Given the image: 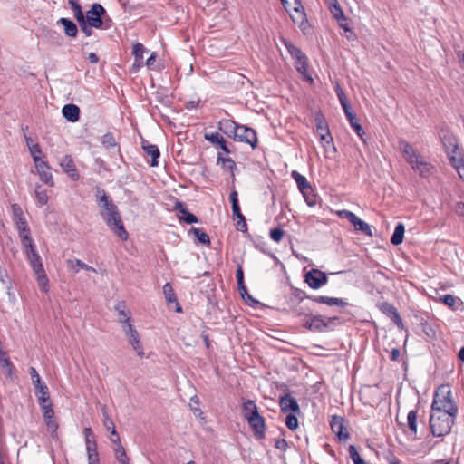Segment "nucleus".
I'll return each mask as SVG.
<instances>
[{
  "mask_svg": "<svg viewBox=\"0 0 464 464\" xmlns=\"http://www.w3.org/2000/svg\"><path fill=\"white\" fill-rule=\"evenodd\" d=\"M114 310L116 311L118 315V322L121 324L131 322V314L130 312L127 310V305L125 302H118L114 306Z\"/></svg>",
  "mask_w": 464,
  "mask_h": 464,
  "instance_id": "5701e85b",
  "label": "nucleus"
},
{
  "mask_svg": "<svg viewBox=\"0 0 464 464\" xmlns=\"http://www.w3.org/2000/svg\"><path fill=\"white\" fill-rule=\"evenodd\" d=\"M242 409L244 411L245 419H248L250 417H255L254 415H258V409L256 402L253 400H247L243 402Z\"/></svg>",
  "mask_w": 464,
  "mask_h": 464,
  "instance_id": "c756f323",
  "label": "nucleus"
},
{
  "mask_svg": "<svg viewBox=\"0 0 464 464\" xmlns=\"http://www.w3.org/2000/svg\"><path fill=\"white\" fill-rule=\"evenodd\" d=\"M0 368L4 372L10 376L13 372V363L11 362L8 354L4 350H0Z\"/></svg>",
  "mask_w": 464,
  "mask_h": 464,
  "instance_id": "2f4dec72",
  "label": "nucleus"
},
{
  "mask_svg": "<svg viewBox=\"0 0 464 464\" xmlns=\"http://www.w3.org/2000/svg\"><path fill=\"white\" fill-rule=\"evenodd\" d=\"M408 426L411 432L417 434V411H410L407 415Z\"/></svg>",
  "mask_w": 464,
  "mask_h": 464,
  "instance_id": "37998d69",
  "label": "nucleus"
},
{
  "mask_svg": "<svg viewBox=\"0 0 464 464\" xmlns=\"http://www.w3.org/2000/svg\"><path fill=\"white\" fill-rule=\"evenodd\" d=\"M296 415L297 414L295 413H289L285 418V425L291 430H295L298 428L299 422Z\"/></svg>",
  "mask_w": 464,
  "mask_h": 464,
  "instance_id": "de8ad7c7",
  "label": "nucleus"
},
{
  "mask_svg": "<svg viewBox=\"0 0 464 464\" xmlns=\"http://www.w3.org/2000/svg\"><path fill=\"white\" fill-rule=\"evenodd\" d=\"M39 405L43 411L44 420L53 419L54 411L53 409V403L51 401V398L49 397V401H45L44 402H39Z\"/></svg>",
  "mask_w": 464,
  "mask_h": 464,
  "instance_id": "f704fd0d",
  "label": "nucleus"
},
{
  "mask_svg": "<svg viewBox=\"0 0 464 464\" xmlns=\"http://www.w3.org/2000/svg\"><path fill=\"white\" fill-rule=\"evenodd\" d=\"M102 144L107 150H109V149H116V148L119 150V146H118V143L116 141V139H115L113 133H111V132H107V133H105L102 136Z\"/></svg>",
  "mask_w": 464,
  "mask_h": 464,
  "instance_id": "c9c22d12",
  "label": "nucleus"
},
{
  "mask_svg": "<svg viewBox=\"0 0 464 464\" xmlns=\"http://www.w3.org/2000/svg\"><path fill=\"white\" fill-rule=\"evenodd\" d=\"M67 266L74 274H77L79 272L80 268L87 270V271H91L93 273L97 272L95 268L88 266L87 264H85L84 262H82L80 259H74V260L69 259V260H67Z\"/></svg>",
  "mask_w": 464,
  "mask_h": 464,
  "instance_id": "bb28decb",
  "label": "nucleus"
},
{
  "mask_svg": "<svg viewBox=\"0 0 464 464\" xmlns=\"http://www.w3.org/2000/svg\"><path fill=\"white\" fill-rule=\"evenodd\" d=\"M338 24L341 28H343L346 33H349V34L346 35L348 40H355L356 36L355 34L352 31V29L349 27L346 20L345 21H337Z\"/></svg>",
  "mask_w": 464,
  "mask_h": 464,
  "instance_id": "bf43d9fd",
  "label": "nucleus"
},
{
  "mask_svg": "<svg viewBox=\"0 0 464 464\" xmlns=\"http://www.w3.org/2000/svg\"><path fill=\"white\" fill-rule=\"evenodd\" d=\"M23 246L24 247V252L27 259L35 258V256H39L34 241L25 243V245H23Z\"/></svg>",
  "mask_w": 464,
  "mask_h": 464,
  "instance_id": "c03bdc74",
  "label": "nucleus"
},
{
  "mask_svg": "<svg viewBox=\"0 0 464 464\" xmlns=\"http://www.w3.org/2000/svg\"><path fill=\"white\" fill-rule=\"evenodd\" d=\"M232 212H233V215L238 218V224H240V222H242V227L245 229H246V219H245V217L243 216V214L241 213L239 204L232 205Z\"/></svg>",
  "mask_w": 464,
  "mask_h": 464,
  "instance_id": "3c124183",
  "label": "nucleus"
},
{
  "mask_svg": "<svg viewBox=\"0 0 464 464\" xmlns=\"http://www.w3.org/2000/svg\"><path fill=\"white\" fill-rule=\"evenodd\" d=\"M238 291L240 293V295L241 297L246 301V302H256L253 297L247 293V289H246V285H238Z\"/></svg>",
  "mask_w": 464,
  "mask_h": 464,
  "instance_id": "69168bd1",
  "label": "nucleus"
},
{
  "mask_svg": "<svg viewBox=\"0 0 464 464\" xmlns=\"http://www.w3.org/2000/svg\"><path fill=\"white\" fill-rule=\"evenodd\" d=\"M218 164H221L223 169L233 171L236 168V163L231 158H224L220 153L218 154L217 158Z\"/></svg>",
  "mask_w": 464,
  "mask_h": 464,
  "instance_id": "a19ab883",
  "label": "nucleus"
},
{
  "mask_svg": "<svg viewBox=\"0 0 464 464\" xmlns=\"http://www.w3.org/2000/svg\"><path fill=\"white\" fill-rule=\"evenodd\" d=\"M254 416L246 419L247 423L252 428L256 439H264L266 433L265 419L260 414Z\"/></svg>",
  "mask_w": 464,
  "mask_h": 464,
  "instance_id": "4468645a",
  "label": "nucleus"
},
{
  "mask_svg": "<svg viewBox=\"0 0 464 464\" xmlns=\"http://www.w3.org/2000/svg\"><path fill=\"white\" fill-rule=\"evenodd\" d=\"M102 413H103V417H104V420H103L104 427L107 430H109L111 428L112 429V437H111L110 440H111V443L116 445V447L113 449L114 454L116 457L118 454H121V452L124 453L125 449L123 448V446L121 443L120 436L116 431L115 425H114L112 420L109 417L105 408H103Z\"/></svg>",
  "mask_w": 464,
  "mask_h": 464,
  "instance_id": "6e6552de",
  "label": "nucleus"
},
{
  "mask_svg": "<svg viewBox=\"0 0 464 464\" xmlns=\"http://www.w3.org/2000/svg\"><path fill=\"white\" fill-rule=\"evenodd\" d=\"M36 170L40 176L41 180L49 185L50 187L54 186L53 175L50 172V168L45 161H41L35 165Z\"/></svg>",
  "mask_w": 464,
  "mask_h": 464,
  "instance_id": "a211bd4d",
  "label": "nucleus"
},
{
  "mask_svg": "<svg viewBox=\"0 0 464 464\" xmlns=\"http://www.w3.org/2000/svg\"><path fill=\"white\" fill-rule=\"evenodd\" d=\"M19 237L21 238L22 245H25V243L34 241L30 236V228L29 227H24V230H18Z\"/></svg>",
  "mask_w": 464,
  "mask_h": 464,
  "instance_id": "13d9d810",
  "label": "nucleus"
},
{
  "mask_svg": "<svg viewBox=\"0 0 464 464\" xmlns=\"http://www.w3.org/2000/svg\"><path fill=\"white\" fill-rule=\"evenodd\" d=\"M37 282L39 287L44 291L47 292L48 290V278L46 276L45 272L44 271L41 274H37Z\"/></svg>",
  "mask_w": 464,
  "mask_h": 464,
  "instance_id": "864d4df0",
  "label": "nucleus"
},
{
  "mask_svg": "<svg viewBox=\"0 0 464 464\" xmlns=\"http://www.w3.org/2000/svg\"><path fill=\"white\" fill-rule=\"evenodd\" d=\"M45 424L53 437L57 435L58 424L53 419L45 420Z\"/></svg>",
  "mask_w": 464,
  "mask_h": 464,
  "instance_id": "052dcab7",
  "label": "nucleus"
},
{
  "mask_svg": "<svg viewBox=\"0 0 464 464\" xmlns=\"http://www.w3.org/2000/svg\"><path fill=\"white\" fill-rule=\"evenodd\" d=\"M312 301H314L315 303H319V304H326L329 306L336 305V306L345 307L348 305V303L343 298L329 297V296H324V295L314 296L312 298Z\"/></svg>",
  "mask_w": 464,
  "mask_h": 464,
  "instance_id": "aec40b11",
  "label": "nucleus"
},
{
  "mask_svg": "<svg viewBox=\"0 0 464 464\" xmlns=\"http://www.w3.org/2000/svg\"><path fill=\"white\" fill-rule=\"evenodd\" d=\"M399 145L407 162L414 171L418 172L422 178H428L432 175L434 166L430 162L425 161L408 141L401 140L399 141Z\"/></svg>",
  "mask_w": 464,
  "mask_h": 464,
  "instance_id": "f03ea898",
  "label": "nucleus"
},
{
  "mask_svg": "<svg viewBox=\"0 0 464 464\" xmlns=\"http://www.w3.org/2000/svg\"><path fill=\"white\" fill-rule=\"evenodd\" d=\"M60 166L63 169V170L72 179V180H78L80 178V175L76 169L75 164L73 162V160L72 156L65 155L63 156L60 160Z\"/></svg>",
  "mask_w": 464,
  "mask_h": 464,
  "instance_id": "2eb2a0df",
  "label": "nucleus"
},
{
  "mask_svg": "<svg viewBox=\"0 0 464 464\" xmlns=\"http://www.w3.org/2000/svg\"><path fill=\"white\" fill-rule=\"evenodd\" d=\"M29 373L35 390V395L38 398V402H44L45 401H49L50 393L48 387L44 382H42L36 369L30 367Z\"/></svg>",
  "mask_w": 464,
  "mask_h": 464,
  "instance_id": "39448f33",
  "label": "nucleus"
},
{
  "mask_svg": "<svg viewBox=\"0 0 464 464\" xmlns=\"http://www.w3.org/2000/svg\"><path fill=\"white\" fill-rule=\"evenodd\" d=\"M456 417L457 413L430 411V427L432 435L435 437L448 435L455 424Z\"/></svg>",
  "mask_w": 464,
  "mask_h": 464,
  "instance_id": "7ed1b4c3",
  "label": "nucleus"
},
{
  "mask_svg": "<svg viewBox=\"0 0 464 464\" xmlns=\"http://www.w3.org/2000/svg\"><path fill=\"white\" fill-rule=\"evenodd\" d=\"M30 262V265L34 270V272L37 274H41L44 271L42 259L40 256H35V258L28 259Z\"/></svg>",
  "mask_w": 464,
  "mask_h": 464,
  "instance_id": "49530a36",
  "label": "nucleus"
},
{
  "mask_svg": "<svg viewBox=\"0 0 464 464\" xmlns=\"http://www.w3.org/2000/svg\"><path fill=\"white\" fill-rule=\"evenodd\" d=\"M344 424L345 419L337 415L333 416L330 421L331 429L340 441H346L350 437Z\"/></svg>",
  "mask_w": 464,
  "mask_h": 464,
  "instance_id": "f8f14e48",
  "label": "nucleus"
},
{
  "mask_svg": "<svg viewBox=\"0 0 464 464\" xmlns=\"http://www.w3.org/2000/svg\"><path fill=\"white\" fill-rule=\"evenodd\" d=\"M163 294L168 303H177V297L175 295L173 287L169 283H166L163 285Z\"/></svg>",
  "mask_w": 464,
  "mask_h": 464,
  "instance_id": "79ce46f5",
  "label": "nucleus"
},
{
  "mask_svg": "<svg viewBox=\"0 0 464 464\" xmlns=\"http://www.w3.org/2000/svg\"><path fill=\"white\" fill-rule=\"evenodd\" d=\"M315 125L316 129L321 132L329 130L328 123L322 114H317L315 116Z\"/></svg>",
  "mask_w": 464,
  "mask_h": 464,
  "instance_id": "8fccbe9b",
  "label": "nucleus"
},
{
  "mask_svg": "<svg viewBox=\"0 0 464 464\" xmlns=\"http://www.w3.org/2000/svg\"><path fill=\"white\" fill-rule=\"evenodd\" d=\"M284 234V230L280 227L273 228L269 233L271 239L277 243L283 239Z\"/></svg>",
  "mask_w": 464,
  "mask_h": 464,
  "instance_id": "5fc2aeb1",
  "label": "nucleus"
},
{
  "mask_svg": "<svg viewBox=\"0 0 464 464\" xmlns=\"http://www.w3.org/2000/svg\"><path fill=\"white\" fill-rule=\"evenodd\" d=\"M82 31L85 34L86 36H91L92 34V28L94 25H92L89 21H85V19L78 22Z\"/></svg>",
  "mask_w": 464,
  "mask_h": 464,
  "instance_id": "4d7b16f0",
  "label": "nucleus"
},
{
  "mask_svg": "<svg viewBox=\"0 0 464 464\" xmlns=\"http://www.w3.org/2000/svg\"><path fill=\"white\" fill-rule=\"evenodd\" d=\"M405 227L402 223H398L395 227L394 232L392 236L391 242L394 246L402 243L404 237Z\"/></svg>",
  "mask_w": 464,
  "mask_h": 464,
  "instance_id": "473e14b6",
  "label": "nucleus"
},
{
  "mask_svg": "<svg viewBox=\"0 0 464 464\" xmlns=\"http://www.w3.org/2000/svg\"><path fill=\"white\" fill-rule=\"evenodd\" d=\"M204 139L213 146L219 147L225 153L229 154L231 152L225 139L218 132H205Z\"/></svg>",
  "mask_w": 464,
  "mask_h": 464,
  "instance_id": "dca6fc26",
  "label": "nucleus"
},
{
  "mask_svg": "<svg viewBox=\"0 0 464 464\" xmlns=\"http://www.w3.org/2000/svg\"><path fill=\"white\" fill-rule=\"evenodd\" d=\"M337 215L342 218H346L350 223L355 218L356 215L350 210L343 209L337 211Z\"/></svg>",
  "mask_w": 464,
  "mask_h": 464,
  "instance_id": "774afa93",
  "label": "nucleus"
},
{
  "mask_svg": "<svg viewBox=\"0 0 464 464\" xmlns=\"http://www.w3.org/2000/svg\"><path fill=\"white\" fill-rule=\"evenodd\" d=\"M312 190H310L311 192ZM309 190H305L304 193H302L304 197L305 202L309 207H314L317 204V198L314 194L308 193Z\"/></svg>",
  "mask_w": 464,
  "mask_h": 464,
  "instance_id": "680f3d73",
  "label": "nucleus"
},
{
  "mask_svg": "<svg viewBox=\"0 0 464 464\" xmlns=\"http://www.w3.org/2000/svg\"><path fill=\"white\" fill-rule=\"evenodd\" d=\"M35 197L40 207L48 203L49 197L47 195V191L46 189H44L41 185L35 186Z\"/></svg>",
  "mask_w": 464,
  "mask_h": 464,
  "instance_id": "e433bc0d",
  "label": "nucleus"
},
{
  "mask_svg": "<svg viewBox=\"0 0 464 464\" xmlns=\"http://www.w3.org/2000/svg\"><path fill=\"white\" fill-rule=\"evenodd\" d=\"M349 121V123L351 127L353 129V130L356 132V134L363 140V135L365 134L362 125L360 124L356 114L353 112L350 114V116L346 117Z\"/></svg>",
  "mask_w": 464,
  "mask_h": 464,
  "instance_id": "72a5a7b5",
  "label": "nucleus"
},
{
  "mask_svg": "<svg viewBox=\"0 0 464 464\" xmlns=\"http://www.w3.org/2000/svg\"><path fill=\"white\" fill-rule=\"evenodd\" d=\"M430 411L458 413V406L451 397V391L447 385L439 387L433 395Z\"/></svg>",
  "mask_w": 464,
  "mask_h": 464,
  "instance_id": "20e7f679",
  "label": "nucleus"
},
{
  "mask_svg": "<svg viewBox=\"0 0 464 464\" xmlns=\"http://www.w3.org/2000/svg\"><path fill=\"white\" fill-rule=\"evenodd\" d=\"M279 407L283 413H295L300 414V406L295 398L289 392L285 393L279 398Z\"/></svg>",
  "mask_w": 464,
  "mask_h": 464,
  "instance_id": "9b49d317",
  "label": "nucleus"
},
{
  "mask_svg": "<svg viewBox=\"0 0 464 464\" xmlns=\"http://www.w3.org/2000/svg\"><path fill=\"white\" fill-rule=\"evenodd\" d=\"M447 155H448V158L451 163V165L455 168V169H458V167L461 166L463 163H464V160L461 157V153L460 151L458 150H456V153L453 154L452 151H450L449 152H446Z\"/></svg>",
  "mask_w": 464,
  "mask_h": 464,
  "instance_id": "4c0bfd02",
  "label": "nucleus"
},
{
  "mask_svg": "<svg viewBox=\"0 0 464 464\" xmlns=\"http://www.w3.org/2000/svg\"><path fill=\"white\" fill-rule=\"evenodd\" d=\"M348 450L350 458L352 459L353 464H368L361 458L354 445H350Z\"/></svg>",
  "mask_w": 464,
  "mask_h": 464,
  "instance_id": "a18cd8bd",
  "label": "nucleus"
},
{
  "mask_svg": "<svg viewBox=\"0 0 464 464\" xmlns=\"http://www.w3.org/2000/svg\"><path fill=\"white\" fill-rule=\"evenodd\" d=\"M121 328H122V331L126 337L134 334V333H138V331L136 330L134 325L131 324V322L121 324Z\"/></svg>",
  "mask_w": 464,
  "mask_h": 464,
  "instance_id": "0e129e2a",
  "label": "nucleus"
},
{
  "mask_svg": "<svg viewBox=\"0 0 464 464\" xmlns=\"http://www.w3.org/2000/svg\"><path fill=\"white\" fill-rule=\"evenodd\" d=\"M58 24H62L64 28V33L69 37H75L78 33L76 24L68 18H60Z\"/></svg>",
  "mask_w": 464,
  "mask_h": 464,
  "instance_id": "cd10ccee",
  "label": "nucleus"
},
{
  "mask_svg": "<svg viewBox=\"0 0 464 464\" xmlns=\"http://www.w3.org/2000/svg\"><path fill=\"white\" fill-rule=\"evenodd\" d=\"M106 13L104 7L98 3L92 5L91 9L86 12L85 21H89L94 28L100 29L102 27L103 21L102 15Z\"/></svg>",
  "mask_w": 464,
  "mask_h": 464,
  "instance_id": "0eeeda50",
  "label": "nucleus"
},
{
  "mask_svg": "<svg viewBox=\"0 0 464 464\" xmlns=\"http://www.w3.org/2000/svg\"><path fill=\"white\" fill-rule=\"evenodd\" d=\"M236 121L229 119H222L218 121V130L229 138H235L237 127Z\"/></svg>",
  "mask_w": 464,
  "mask_h": 464,
  "instance_id": "f3484780",
  "label": "nucleus"
},
{
  "mask_svg": "<svg viewBox=\"0 0 464 464\" xmlns=\"http://www.w3.org/2000/svg\"><path fill=\"white\" fill-rule=\"evenodd\" d=\"M330 11L333 14V16L337 20V21H345L346 20V17L344 16V14L340 6L339 5H334V7L330 8Z\"/></svg>",
  "mask_w": 464,
  "mask_h": 464,
  "instance_id": "6e6d98bb",
  "label": "nucleus"
},
{
  "mask_svg": "<svg viewBox=\"0 0 464 464\" xmlns=\"http://www.w3.org/2000/svg\"><path fill=\"white\" fill-rule=\"evenodd\" d=\"M320 141L325 143L323 146L326 149V145H333V137L331 136L330 130L323 131L320 133Z\"/></svg>",
  "mask_w": 464,
  "mask_h": 464,
  "instance_id": "e2e57ef3",
  "label": "nucleus"
},
{
  "mask_svg": "<svg viewBox=\"0 0 464 464\" xmlns=\"http://www.w3.org/2000/svg\"><path fill=\"white\" fill-rule=\"evenodd\" d=\"M63 116L70 122H76L80 118V108L72 103L66 104L62 110Z\"/></svg>",
  "mask_w": 464,
  "mask_h": 464,
  "instance_id": "4be33fe9",
  "label": "nucleus"
},
{
  "mask_svg": "<svg viewBox=\"0 0 464 464\" xmlns=\"http://www.w3.org/2000/svg\"><path fill=\"white\" fill-rule=\"evenodd\" d=\"M96 201L100 208V213L109 228L121 240L126 241L129 234L124 227L118 207L106 194L102 187H96Z\"/></svg>",
  "mask_w": 464,
  "mask_h": 464,
  "instance_id": "f257e3e1",
  "label": "nucleus"
},
{
  "mask_svg": "<svg viewBox=\"0 0 464 464\" xmlns=\"http://www.w3.org/2000/svg\"><path fill=\"white\" fill-rule=\"evenodd\" d=\"M295 67L296 71L304 77L305 80L309 81L310 82H313V78L307 72V58L305 54L300 56V59H295Z\"/></svg>",
  "mask_w": 464,
  "mask_h": 464,
  "instance_id": "b1692460",
  "label": "nucleus"
},
{
  "mask_svg": "<svg viewBox=\"0 0 464 464\" xmlns=\"http://www.w3.org/2000/svg\"><path fill=\"white\" fill-rule=\"evenodd\" d=\"M142 149L147 156L151 157L150 166L157 167L159 165V158L160 156V150L157 145L150 144L147 141H142Z\"/></svg>",
  "mask_w": 464,
  "mask_h": 464,
  "instance_id": "6ab92c4d",
  "label": "nucleus"
},
{
  "mask_svg": "<svg viewBox=\"0 0 464 464\" xmlns=\"http://www.w3.org/2000/svg\"><path fill=\"white\" fill-rule=\"evenodd\" d=\"M146 49L142 44L137 43L133 45L132 53L135 56V63L140 66L142 63L143 54Z\"/></svg>",
  "mask_w": 464,
  "mask_h": 464,
  "instance_id": "58836bf2",
  "label": "nucleus"
},
{
  "mask_svg": "<svg viewBox=\"0 0 464 464\" xmlns=\"http://www.w3.org/2000/svg\"><path fill=\"white\" fill-rule=\"evenodd\" d=\"M338 317L328 318L326 321L321 315H314L310 317L304 323V326L313 332H323L330 324L338 321Z\"/></svg>",
  "mask_w": 464,
  "mask_h": 464,
  "instance_id": "9d476101",
  "label": "nucleus"
},
{
  "mask_svg": "<svg viewBox=\"0 0 464 464\" xmlns=\"http://www.w3.org/2000/svg\"><path fill=\"white\" fill-rule=\"evenodd\" d=\"M235 140L240 142H246L249 144L253 149L257 146V135L254 129L246 125H238Z\"/></svg>",
  "mask_w": 464,
  "mask_h": 464,
  "instance_id": "423d86ee",
  "label": "nucleus"
},
{
  "mask_svg": "<svg viewBox=\"0 0 464 464\" xmlns=\"http://www.w3.org/2000/svg\"><path fill=\"white\" fill-rule=\"evenodd\" d=\"M304 281L313 289H318L328 281L327 276L324 272L313 268L305 274Z\"/></svg>",
  "mask_w": 464,
  "mask_h": 464,
  "instance_id": "1a4fd4ad",
  "label": "nucleus"
},
{
  "mask_svg": "<svg viewBox=\"0 0 464 464\" xmlns=\"http://www.w3.org/2000/svg\"><path fill=\"white\" fill-rule=\"evenodd\" d=\"M351 224H353L356 231H360L371 237H372L371 226L365 221L362 220L359 217L356 216Z\"/></svg>",
  "mask_w": 464,
  "mask_h": 464,
  "instance_id": "c85d7f7f",
  "label": "nucleus"
},
{
  "mask_svg": "<svg viewBox=\"0 0 464 464\" xmlns=\"http://www.w3.org/2000/svg\"><path fill=\"white\" fill-rule=\"evenodd\" d=\"M175 209L180 213L179 217L180 220H183L187 224H193L198 222V218L190 213L184 203L178 201L175 205Z\"/></svg>",
  "mask_w": 464,
  "mask_h": 464,
  "instance_id": "412c9836",
  "label": "nucleus"
},
{
  "mask_svg": "<svg viewBox=\"0 0 464 464\" xmlns=\"http://www.w3.org/2000/svg\"><path fill=\"white\" fill-rule=\"evenodd\" d=\"M284 44L293 59H300V56L304 54L300 48H298L289 41L284 40Z\"/></svg>",
  "mask_w": 464,
  "mask_h": 464,
  "instance_id": "ea45409f",
  "label": "nucleus"
},
{
  "mask_svg": "<svg viewBox=\"0 0 464 464\" xmlns=\"http://www.w3.org/2000/svg\"><path fill=\"white\" fill-rule=\"evenodd\" d=\"M291 175L302 193H304L305 190H312V188L304 176L295 170H294Z\"/></svg>",
  "mask_w": 464,
  "mask_h": 464,
  "instance_id": "7c9ffc66",
  "label": "nucleus"
},
{
  "mask_svg": "<svg viewBox=\"0 0 464 464\" xmlns=\"http://www.w3.org/2000/svg\"><path fill=\"white\" fill-rule=\"evenodd\" d=\"M191 231L196 236L197 239L202 244H209V236L200 228L193 227Z\"/></svg>",
  "mask_w": 464,
  "mask_h": 464,
  "instance_id": "09e8293b",
  "label": "nucleus"
},
{
  "mask_svg": "<svg viewBox=\"0 0 464 464\" xmlns=\"http://www.w3.org/2000/svg\"><path fill=\"white\" fill-rule=\"evenodd\" d=\"M441 141L444 145L446 152L452 151L453 154L456 153V150H458V144L456 142V139L452 134L446 131L442 135H440Z\"/></svg>",
  "mask_w": 464,
  "mask_h": 464,
  "instance_id": "393cba45",
  "label": "nucleus"
},
{
  "mask_svg": "<svg viewBox=\"0 0 464 464\" xmlns=\"http://www.w3.org/2000/svg\"><path fill=\"white\" fill-rule=\"evenodd\" d=\"M440 298L442 301V303L448 305L449 307H452L456 304L455 296L450 294L441 295Z\"/></svg>",
  "mask_w": 464,
  "mask_h": 464,
  "instance_id": "338daca9",
  "label": "nucleus"
},
{
  "mask_svg": "<svg viewBox=\"0 0 464 464\" xmlns=\"http://www.w3.org/2000/svg\"><path fill=\"white\" fill-rule=\"evenodd\" d=\"M377 307L382 314L390 317L399 328H403L402 319L393 304L382 302L377 304Z\"/></svg>",
  "mask_w": 464,
  "mask_h": 464,
  "instance_id": "ddd939ff",
  "label": "nucleus"
},
{
  "mask_svg": "<svg viewBox=\"0 0 464 464\" xmlns=\"http://www.w3.org/2000/svg\"><path fill=\"white\" fill-rule=\"evenodd\" d=\"M29 150L35 165H37V163H40L42 161L40 159V154L42 153L40 146L38 144H34L33 146H30Z\"/></svg>",
  "mask_w": 464,
  "mask_h": 464,
  "instance_id": "603ef678",
  "label": "nucleus"
},
{
  "mask_svg": "<svg viewBox=\"0 0 464 464\" xmlns=\"http://www.w3.org/2000/svg\"><path fill=\"white\" fill-rule=\"evenodd\" d=\"M129 343L131 345L132 349L136 352L137 355L140 358H143L145 355L143 346L140 343V337L139 333H134V334L126 337Z\"/></svg>",
  "mask_w": 464,
  "mask_h": 464,
  "instance_id": "a878e982",
  "label": "nucleus"
}]
</instances>
